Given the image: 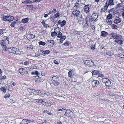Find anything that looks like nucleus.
Here are the masks:
<instances>
[{
  "label": "nucleus",
  "mask_w": 124,
  "mask_h": 124,
  "mask_svg": "<svg viewBox=\"0 0 124 124\" xmlns=\"http://www.w3.org/2000/svg\"><path fill=\"white\" fill-rule=\"evenodd\" d=\"M58 78L56 76H54L52 78V83L50 85L53 88H55L58 86L59 84V82H58Z\"/></svg>",
  "instance_id": "f257e3e1"
},
{
  "label": "nucleus",
  "mask_w": 124,
  "mask_h": 124,
  "mask_svg": "<svg viewBox=\"0 0 124 124\" xmlns=\"http://www.w3.org/2000/svg\"><path fill=\"white\" fill-rule=\"evenodd\" d=\"M111 36V38L112 39H118L120 38L121 35L116 33H111L110 35Z\"/></svg>",
  "instance_id": "f03ea898"
},
{
  "label": "nucleus",
  "mask_w": 124,
  "mask_h": 124,
  "mask_svg": "<svg viewBox=\"0 0 124 124\" xmlns=\"http://www.w3.org/2000/svg\"><path fill=\"white\" fill-rule=\"evenodd\" d=\"M98 17V15H96L95 13H93L92 15L91 19H92V18L93 20L95 22H96L98 20L97 19Z\"/></svg>",
  "instance_id": "7ed1b4c3"
},
{
  "label": "nucleus",
  "mask_w": 124,
  "mask_h": 124,
  "mask_svg": "<svg viewBox=\"0 0 124 124\" xmlns=\"http://www.w3.org/2000/svg\"><path fill=\"white\" fill-rule=\"evenodd\" d=\"M99 82L98 80H94L92 82V84L93 87L98 86L100 85Z\"/></svg>",
  "instance_id": "20e7f679"
},
{
  "label": "nucleus",
  "mask_w": 124,
  "mask_h": 124,
  "mask_svg": "<svg viewBox=\"0 0 124 124\" xmlns=\"http://www.w3.org/2000/svg\"><path fill=\"white\" fill-rule=\"evenodd\" d=\"M89 5L88 4L85 5L84 7V10L86 13H88L89 12Z\"/></svg>",
  "instance_id": "39448f33"
},
{
  "label": "nucleus",
  "mask_w": 124,
  "mask_h": 124,
  "mask_svg": "<svg viewBox=\"0 0 124 124\" xmlns=\"http://www.w3.org/2000/svg\"><path fill=\"white\" fill-rule=\"evenodd\" d=\"M74 70H71L68 73V75L69 77L70 78L73 77L74 75Z\"/></svg>",
  "instance_id": "423d86ee"
},
{
  "label": "nucleus",
  "mask_w": 124,
  "mask_h": 124,
  "mask_svg": "<svg viewBox=\"0 0 124 124\" xmlns=\"http://www.w3.org/2000/svg\"><path fill=\"white\" fill-rule=\"evenodd\" d=\"M72 14L75 16H78L80 15V12L78 10H76L72 12Z\"/></svg>",
  "instance_id": "0eeeda50"
},
{
  "label": "nucleus",
  "mask_w": 124,
  "mask_h": 124,
  "mask_svg": "<svg viewBox=\"0 0 124 124\" xmlns=\"http://www.w3.org/2000/svg\"><path fill=\"white\" fill-rule=\"evenodd\" d=\"M40 52L42 53V54H41V55H42L48 54L50 52V51L48 50H46L45 51H44L42 50H40L38 51V52Z\"/></svg>",
  "instance_id": "6e6552de"
},
{
  "label": "nucleus",
  "mask_w": 124,
  "mask_h": 124,
  "mask_svg": "<svg viewBox=\"0 0 124 124\" xmlns=\"http://www.w3.org/2000/svg\"><path fill=\"white\" fill-rule=\"evenodd\" d=\"M18 50L15 47L12 48V50L11 51V53L17 54H18Z\"/></svg>",
  "instance_id": "1a4fd4ad"
},
{
  "label": "nucleus",
  "mask_w": 124,
  "mask_h": 124,
  "mask_svg": "<svg viewBox=\"0 0 124 124\" xmlns=\"http://www.w3.org/2000/svg\"><path fill=\"white\" fill-rule=\"evenodd\" d=\"M7 41H8V40H5L4 41H2L0 42V44L4 50V49H6V48L7 47L6 45L5 44V42Z\"/></svg>",
  "instance_id": "9d476101"
},
{
  "label": "nucleus",
  "mask_w": 124,
  "mask_h": 124,
  "mask_svg": "<svg viewBox=\"0 0 124 124\" xmlns=\"http://www.w3.org/2000/svg\"><path fill=\"white\" fill-rule=\"evenodd\" d=\"M32 99L38 100V99H39L40 98V96L38 94H36L33 95L32 96Z\"/></svg>",
  "instance_id": "9b49d317"
},
{
  "label": "nucleus",
  "mask_w": 124,
  "mask_h": 124,
  "mask_svg": "<svg viewBox=\"0 0 124 124\" xmlns=\"http://www.w3.org/2000/svg\"><path fill=\"white\" fill-rule=\"evenodd\" d=\"M93 75H95L98 76L99 74L101 73V72L99 71L94 70L92 71V72Z\"/></svg>",
  "instance_id": "f8f14e48"
},
{
  "label": "nucleus",
  "mask_w": 124,
  "mask_h": 124,
  "mask_svg": "<svg viewBox=\"0 0 124 124\" xmlns=\"http://www.w3.org/2000/svg\"><path fill=\"white\" fill-rule=\"evenodd\" d=\"M115 41L120 45L122 44L123 43V41L121 39H116L115 40Z\"/></svg>",
  "instance_id": "ddd939ff"
},
{
  "label": "nucleus",
  "mask_w": 124,
  "mask_h": 124,
  "mask_svg": "<svg viewBox=\"0 0 124 124\" xmlns=\"http://www.w3.org/2000/svg\"><path fill=\"white\" fill-rule=\"evenodd\" d=\"M18 23V21L17 20H15V21L11 23L10 26L12 27H14L15 25L17 23Z\"/></svg>",
  "instance_id": "4468645a"
},
{
  "label": "nucleus",
  "mask_w": 124,
  "mask_h": 124,
  "mask_svg": "<svg viewBox=\"0 0 124 124\" xmlns=\"http://www.w3.org/2000/svg\"><path fill=\"white\" fill-rule=\"evenodd\" d=\"M82 24L83 25L84 28L85 30L87 31H88L89 30V29L88 24H84V23H83Z\"/></svg>",
  "instance_id": "2eb2a0df"
},
{
  "label": "nucleus",
  "mask_w": 124,
  "mask_h": 124,
  "mask_svg": "<svg viewBox=\"0 0 124 124\" xmlns=\"http://www.w3.org/2000/svg\"><path fill=\"white\" fill-rule=\"evenodd\" d=\"M10 16L8 15V16H4L3 18V19L2 20H2L3 21H8V19L9 17H10ZM2 18V17H1V18Z\"/></svg>",
  "instance_id": "dca6fc26"
},
{
  "label": "nucleus",
  "mask_w": 124,
  "mask_h": 124,
  "mask_svg": "<svg viewBox=\"0 0 124 124\" xmlns=\"http://www.w3.org/2000/svg\"><path fill=\"white\" fill-rule=\"evenodd\" d=\"M57 28H58V29H59L58 30H59V31H58V32H59V33L58 34H57V37H58L59 38H61L62 37V33L61 32H60V29H60V28L58 26H57Z\"/></svg>",
  "instance_id": "f3484780"
},
{
  "label": "nucleus",
  "mask_w": 124,
  "mask_h": 124,
  "mask_svg": "<svg viewBox=\"0 0 124 124\" xmlns=\"http://www.w3.org/2000/svg\"><path fill=\"white\" fill-rule=\"evenodd\" d=\"M60 39V43H62L63 40H64L66 39V37L65 36H63Z\"/></svg>",
  "instance_id": "a211bd4d"
},
{
  "label": "nucleus",
  "mask_w": 124,
  "mask_h": 124,
  "mask_svg": "<svg viewBox=\"0 0 124 124\" xmlns=\"http://www.w3.org/2000/svg\"><path fill=\"white\" fill-rule=\"evenodd\" d=\"M57 29V28H56L55 29V31H54V32H52L51 33V35L52 37H53L57 35V32H56L55 31H56V29Z\"/></svg>",
  "instance_id": "6ab92c4d"
},
{
  "label": "nucleus",
  "mask_w": 124,
  "mask_h": 124,
  "mask_svg": "<svg viewBox=\"0 0 124 124\" xmlns=\"http://www.w3.org/2000/svg\"><path fill=\"white\" fill-rule=\"evenodd\" d=\"M101 36L103 37H106L108 34V32L104 31H102L101 32Z\"/></svg>",
  "instance_id": "aec40b11"
},
{
  "label": "nucleus",
  "mask_w": 124,
  "mask_h": 124,
  "mask_svg": "<svg viewBox=\"0 0 124 124\" xmlns=\"http://www.w3.org/2000/svg\"><path fill=\"white\" fill-rule=\"evenodd\" d=\"M121 20L119 18H118V19H115L114 21V23L116 24L119 23L121 21Z\"/></svg>",
  "instance_id": "412c9836"
},
{
  "label": "nucleus",
  "mask_w": 124,
  "mask_h": 124,
  "mask_svg": "<svg viewBox=\"0 0 124 124\" xmlns=\"http://www.w3.org/2000/svg\"><path fill=\"white\" fill-rule=\"evenodd\" d=\"M25 71V70H24L22 68H21L20 69L19 71L20 73V74L21 75H23L24 74V72Z\"/></svg>",
  "instance_id": "4be33fe9"
},
{
  "label": "nucleus",
  "mask_w": 124,
  "mask_h": 124,
  "mask_svg": "<svg viewBox=\"0 0 124 124\" xmlns=\"http://www.w3.org/2000/svg\"><path fill=\"white\" fill-rule=\"evenodd\" d=\"M48 42L49 43V45L50 46H53L54 44V40H48Z\"/></svg>",
  "instance_id": "5701e85b"
},
{
  "label": "nucleus",
  "mask_w": 124,
  "mask_h": 124,
  "mask_svg": "<svg viewBox=\"0 0 124 124\" xmlns=\"http://www.w3.org/2000/svg\"><path fill=\"white\" fill-rule=\"evenodd\" d=\"M114 0H109L108 1V3L109 5H114V3L113 1Z\"/></svg>",
  "instance_id": "b1692460"
},
{
  "label": "nucleus",
  "mask_w": 124,
  "mask_h": 124,
  "mask_svg": "<svg viewBox=\"0 0 124 124\" xmlns=\"http://www.w3.org/2000/svg\"><path fill=\"white\" fill-rule=\"evenodd\" d=\"M111 14H112V13H111V14H109L107 16V18L108 19L110 20L112 19L113 16Z\"/></svg>",
  "instance_id": "393cba45"
},
{
  "label": "nucleus",
  "mask_w": 124,
  "mask_h": 124,
  "mask_svg": "<svg viewBox=\"0 0 124 124\" xmlns=\"http://www.w3.org/2000/svg\"><path fill=\"white\" fill-rule=\"evenodd\" d=\"M28 19L27 18H26L23 19L22 20V22L23 23H26L28 22Z\"/></svg>",
  "instance_id": "a878e982"
},
{
  "label": "nucleus",
  "mask_w": 124,
  "mask_h": 124,
  "mask_svg": "<svg viewBox=\"0 0 124 124\" xmlns=\"http://www.w3.org/2000/svg\"><path fill=\"white\" fill-rule=\"evenodd\" d=\"M12 48L11 47H10V48H7V47L6 48V49H4L5 51H8L10 53H11V51L12 50Z\"/></svg>",
  "instance_id": "bb28decb"
},
{
  "label": "nucleus",
  "mask_w": 124,
  "mask_h": 124,
  "mask_svg": "<svg viewBox=\"0 0 124 124\" xmlns=\"http://www.w3.org/2000/svg\"><path fill=\"white\" fill-rule=\"evenodd\" d=\"M105 84L106 86H110L111 84V81L108 79L105 83Z\"/></svg>",
  "instance_id": "cd10ccee"
},
{
  "label": "nucleus",
  "mask_w": 124,
  "mask_h": 124,
  "mask_svg": "<svg viewBox=\"0 0 124 124\" xmlns=\"http://www.w3.org/2000/svg\"><path fill=\"white\" fill-rule=\"evenodd\" d=\"M14 19V18L13 16H11L10 17H9L8 21L9 23H10Z\"/></svg>",
  "instance_id": "c85d7f7f"
},
{
  "label": "nucleus",
  "mask_w": 124,
  "mask_h": 124,
  "mask_svg": "<svg viewBox=\"0 0 124 124\" xmlns=\"http://www.w3.org/2000/svg\"><path fill=\"white\" fill-rule=\"evenodd\" d=\"M88 63H89L88 64V65L89 66H91L94 65L93 62L92 61L89 60Z\"/></svg>",
  "instance_id": "c756f323"
},
{
  "label": "nucleus",
  "mask_w": 124,
  "mask_h": 124,
  "mask_svg": "<svg viewBox=\"0 0 124 124\" xmlns=\"http://www.w3.org/2000/svg\"><path fill=\"white\" fill-rule=\"evenodd\" d=\"M80 58H78V59H77V58L75 57H73V60L75 61H76V62H80L81 61H82V59H80V60H79V59Z\"/></svg>",
  "instance_id": "7c9ffc66"
},
{
  "label": "nucleus",
  "mask_w": 124,
  "mask_h": 124,
  "mask_svg": "<svg viewBox=\"0 0 124 124\" xmlns=\"http://www.w3.org/2000/svg\"><path fill=\"white\" fill-rule=\"evenodd\" d=\"M108 80L107 78H104L102 79V81L103 83L105 84Z\"/></svg>",
  "instance_id": "2f4dec72"
},
{
  "label": "nucleus",
  "mask_w": 124,
  "mask_h": 124,
  "mask_svg": "<svg viewBox=\"0 0 124 124\" xmlns=\"http://www.w3.org/2000/svg\"><path fill=\"white\" fill-rule=\"evenodd\" d=\"M108 8L107 7L104 6L101 9V12H105V11L107 10Z\"/></svg>",
  "instance_id": "473e14b6"
},
{
  "label": "nucleus",
  "mask_w": 124,
  "mask_h": 124,
  "mask_svg": "<svg viewBox=\"0 0 124 124\" xmlns=\"http://www.w3.org/2000/svg\"><path fill=\"white\" fill-rule=\"evenodd\" d=\"M70 110L68 109L66 110V112H65L64 115H65V116H68L69 115L70 113Z\"/></svg>",
  "instance_id": "72a5a7b5"
},
{
  "label": "nucleus",
  "mask_w": 124,
  "mask_h": 124,
  "mask_svg": "<svg viewBox=\"0 0 124 124\" xmlns=\"http://www.w3.org/2000/svg\"><path fill=\"white\" fill-rule=\"evenodd\" d=\"M23 3L24 4L31 3H32V1L29 0H26L24 1L23 2Z\"/></svg>",
  "instance_id": "f704fd0d"
},
{
  "label": "nucleus",
  "mask_w": 124,
  "mask_h": 124,
  "mask_svg": "<svg viewBox=\"0 0 124 124\" xmlns=\"http://www.w3.org/2000/svg\"><path fill=\"white\" fill-rule=\"evenodd\" d=\"M34 8L33 5H27V8L29 9H33Z\"/></svg>",
  "instance_id": "c9c22d12"
},
{
  "label": "nucleus",
  "mask_w": 124,
  "mask_h": 124,
  "mask_svg": "<svg viewBox=\"0 0 124 124\" xmlns=\"http://www.w3.org/2000/svg\"><path fill=\"white\" fill-rule=\"evenodd\" d=\"M106 21L108 24L109 25H111L112 23V21L111 20H110L106 19Z\"/></svg>",
  "instance_id": "e433bc0d"
},
{
  "label": "nucleus",
  "mask_w": 124,
  "mask_h": 124,
  "mask_svg": "<svg viewBox=\"0 0 124 124\" xmlns=\"http://www.w3.org/2000/svg\"><path fill=\"white\" fill-rule=\"evenodd\" d=\"M26 122H27V124H28L29 123H30L33 122H34V121L32 119H26Z\"/></svg>",
  "instance_id": "4c0bfd02"
},
{
  "label": "nucleus",
  "mask_w": 124,
  "mask_h": 124,
  "mask_svg": "<svg viewBox=\"0 0 124 124\" xmlns=\"http://www.w3.org/2000/svg\"><path fill=\"white\" fill-rule=\"evenodd\" d=\"M110 12H112L113 13V14L115 15L116 14L115 11V8H112L111 9H110Z\"/></svg>",
  "instance_id": "58836bf2"
},
{
  "label": "nucleus",
  "mask_w": 124,
  "mask_h": 124,
  "mask_svg": "<svg viewBox=\"0 0 124 124\" xmlns=\"http://www.w3.org/2000/svg\"><path fill=\"white\" fill-rule=\"evenodd\" d=\"M111 27L112 28L115 29H117V26L115 25V24H112V25Z\"/></svg>",
  "instance_id": "ea45409f"
},
{
  "label": "nucleus",
  "mask_w": 124,
  "mask_h": 124,
  "mask_svg": "<svg viewBox=\"0 0 124 124\" xmlns=\"http://www.w3.org/2000/svg\"><path fill=\"white\" fill-rule=\"evenodd\" d=\"M26 119H24L20 123V124H26Z\"/></svg>",
  "instance_id": "a19ab883"
},
{
  "label": "nucleus",
  "mask_w": 124,
  "mask_h": 124,
  "mask_svg": "<svg viewBox=\"0 0 124 124\" xmlns=\"http://www.w3.org/2000/svg\"><path fill=\"white\" fill-rule=\"evenodd\" d=\"M60 13L58 12L55 14L54 16V18L59 17L60 16Z\"/></svg>",
  "instance_id": "79ce46f5"
},
{
  "label": "nucleus",
  "mask_w": 124,
  "mask_h": 124,
  "mask_svg": "<svg viewBox=\"0 0 124 124\" xmlns=\"http://www.w3.org/2000/svg\"><path fill=\"white\" fill-rule=\"evenodd\" d=\"M39 44L40 45H42L44 46L46 44V43L44 42H42V41H40L39 42Z\"/></svg>",
  "instance_id": "37998d69"
},
{
  "label": "nucleus",
  "mask_w": 124,
  "mask_h": 124,
  "mask_svg": "<svg viewBox=\"0 0 124 124\" xmlns=\"http://www.w3.org/2000/svg\"><path fill=\"white\" fill-rule=\"evenodd\" d=\"M96 44L95 43L94 45H92L91 46V48L92 49L94 50L95 49V46Z\"/></svg>",
  "instance_id": "c03bdc74"
},
{
  "label": "nucleus",
  "mask_w": 124,
  "mask_h": 124,
  "mask_svg": "<svg viewBox=\"0 0 124 124\" xmlns=\"http://www.w3.org/2000/svg\"><path fill=\"white\" fill-rule=\"evenodd\" d=\"M30 62H29L25 61L23 62V65L25 66H27L29 65Z\"/></svg>",
  "instance_id": "a18cd8bd"
},
{
  "label": "nucleus",
  "mask_w": 124,
  "mask_h": 124,
  "mask_svg": "<svg viewBox=\"0 0 124 124\" xmlns=\"http://www.w3.org/2000/svg\"><path fill=\"white\" fill-rule=\"evenodd\" d=\"M70 44L69 43V42L68 41H66L65 42V43H64L63 45H64L65 46H69V44Z\"/></svg>",
  "instance_id": "49530a36"
},
{
  "label": "nucleus",
  "mask_w": 124,
  "mask_h": 124,
  "mask_svg": "<svg viewBox=\"0 0 124 124\" xmlns=\"http://www.w3.org/2000/svg\"><path fill=\"white\" fill-rule=\"evenodd\" d=\"M4 29H0V36L3 34Z\"/></svg>",
  "instance_id": "de8ad7c7"
},
{
  "label": "nucleus",
  "mask_w": 124,
  "mask_h": 124,
  "mask_svg": "<svg viewBox=\"0 0 124 124\" xmlns=\"http://www.w3.org/2000/svg\"><path fill=\"white\" fill-rule=\"evenodd\" d=\"M1 90L4 92H6V89L5 87H3L0 88Z\"/></svg>",
  "instance_id": "09e8293b"
},
{
  "label": "nucleus",
  "mask_w": 124,
  "mask_h": 124,
  "mask_svg": "<svg viewBox=\"0 0 124 124\" xmlns=\"http://www.w3.org/2000/svg\"><path fill=\"white\" fill-rule=\"evenodd\" d=\"M89 60H86L85 61H84V63L86 65H88V64L89 63L88 62H89Z\"/></svg>",
  "instance_id": "8fccbe9b"
},
{
  "label": "nucleus",
  "mask_w": 124,
  "mask_h": 124,
  "mask_svg": "<svg viewBox=\"0 0 124 124\" xmlns=\"http://www.w3.org/2000/svg\"><path fill=\"white\" fill-rule=\"evenodd\" d=\"M28 34L30 35V38L31 39L34 38L35 37V36L34 35H33L32 34Z\"/></svg>",
  "instance_id": "3c124183"
},
{
  "label": "nucleus",
  "mask_w": 124,
  "mask_h": 124,
  "mask_svg": "<svg viewBox=\"0 0 124 124\" xmlns=\"http://www.w3.org/2000/svg\"><path fill=\"white\" fill-rule=\"evenodd\" d=\"M82 33H81V32L80 31H77L76 33V35H77V36H79L81 34H82Z\"/></svg>",
  "instance_id": "603ef678"
},
{
  "label": "nucleus",
  "mask_w": 124,
  "mask_h": 124,
  "mask_svg": "<svg viewBox=\"0 0 124 124\" xmlns=\"http://www.w3.org/2000/svg\"><path fill=\"white\" fill-rule=\"evenodd\" d=\"M75 6L77 7H80V5L79 3H76L75 4Z\"/></svg>",
  "instance_id": "864d4df0"
},
{
  "label": "nucleus",
  "mask_w": 124,
  "mask_h": 124,
  "mask_svg": "<svg viewBox=\"0 0 124 124\" xmlns=\"http://www.w3.org/2000/svg\"><path fill=\"white\" fill-rule=\"evenodd\" d=\"M23 74L25 76H27L28 75V71H25L24 72V74Z\"/></svg>",
  "instance_id": "5fc2aeb1"
},
{
  "label": "nucleus",
  "mask_w": 124,
  "mask_h": 124,
  "mask_svg": "<svg viewBox=\"0 0 124 124\" xmlns=\"http://www.w3.org/2000/svg\"><path fill=\"white\" fill-rule=\"evenodd\" d=\"M10 96V94H6L4 96V98H8Z\"/></svg>",
  "instance_id": "6e6d98bb"
},
{
  "label": "nucleus",
  "mask_w": 124,
  "mask_h": 124,
  "mask_svg": "<svg viewBox=\"0 0 124 124\" xmlns=\"http://www.w3.org/2000/svg\"><path fill=\"white\" fill-rule=\"evenodd\" d=\"M104 75L103 74H101V73L99 74V75H98V76L99 77L102 78L104 77Z\"/></svg>",
  "instance_id": "4d7b16f0"
},
{
  "label": "nucleus",
  "mask_w": 124,
  "mask_h": 124,
  "mask_svg": "<svg viewBox=\"0 0 124 124\" xmlns=\"http://www.w3.org/2000/svg\"><path fill=\"white\" fill-rule=\"evenodd\" d=\"M66 23V21L65 20H64L61 22V23L63 24L64 25H65Z\"/></svg>",
  "instance_id": "13d9d810"
},
{
  "label": "nucleus",
  "mask_w": 124,
  "mask_h": 124,
  "mask_svg": "<svg viewBox=\"0 0 124 124\" xmlns=\"http://www.w3.org/2000/svg\"><path fill=\"white\" fill-rule=\"evenodd\" d=\"M19 30L21 31H22L24 30V29L22 27H21L19 28Z\"/></svg>",
  "instance_id": "bf43d9fd"
},
{
  "label": "nucleus",
  "mask_w": 124,
  "mask_h": 124,
  "mask_svg": "<svg viewBox=\"0 0 124 124\" xmlns=\"http://www.w3.org/2000/svg\"><path fill=\"white\" fill-rule=\"evenodd\" d=\"M91 28L93 29V30H94L95 29V26L92 25H91Z\"/></svg>",
  "instance_id": "052dcab7"
},
{
  "label": "nucleus",
  "mask_w": 124,
  "mask_h": 124,
  "mask_svg": "<svg viewBox=\"0 0 124 124\" xmlns=\"http://www.w3.org/2000/svg\"><path fill=\"white\" fill-rule=\"evenodd\" d=\"M108 0L106 1V3L105 4V5L104 6H106V7H107L108 8V5H108Z\"/></svg>",
  "instance_id": "680f3d73"
},
{
  "label": "nucleus",
  "mask_w": 124,
  "mask_h": 124,
  "mask_svg": "<svg viewBox=\"0 0 124 124\" xmlns=\"http://www.w3.org/2000/svg\"><path fill=\"white\" fill-rule=\"evenodd\" d=\"M31 68L33 69H36L37 68V67L36 66H32Z\"/></svg>",
  "instance_id": "e2e57ef3"
},
{
  "label": "nucleus",
  "mask_w": 124,
  "mask_h": 124,
  "mask_svg": "<svg viewBox=\"0 0 124 124\" xmlns=\"http://www.w3.org/2000/svg\"><path fill=\"white\" fill-rule=\"evenodd\" d=\"M41 0H35L34 1H33V2L34 3V2L37 3V2H39Z\"/></svg>",
  "instance_id": "0e129e2a"
},
{
  "label": "nucleus",
  "mask_w": 124,
  "mask_h": 124,
  "mask_svg": "<svg viewBox=\"0 0 124 124\" xmlns=\"http://www.w3.org/2000/svg\"><path fill=\"white\" fill-rule=\"evenodd\" d=\"M122 4L121 3H119L117 4V5L118 7H122Z\"/></svg>",
  "instance_id": "69168bd1"
},
{
  "label": "nucleus",
  "mask_w": 124,
  "mask_h": 124,
  "mask_svg": "<svg viewBox=\"0 0 124 124\" xmlns=\"http://www.w3.org/2000/svg\"><path fill=\"white\" fill-rule=\"evenodd\" d=\"M56 11V10L55 8H54L53 10L52 11V13L54 12V13H55Z\"/></svg>",
  "instance_id": "338daca9"
},
{
  "label": "nucleus",
  "mask_w": 124,
  "mask_h": 124,
  "mask_svg": "<svg viewBox=\"0 0 124 124\" xmlns=\"http://www.w3.org/2000/svg\"><path fill=\"white\" fill-rule=\"evenodd\" d=\"M57 124H62V123L60 121H58L57 122Z\"/></svg>",
  "instance_id": "774afa93"
}]
</instances>
